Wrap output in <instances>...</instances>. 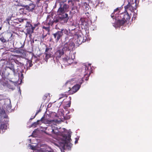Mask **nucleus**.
Wrapping results in <instances>:
<instances>
[{
  "instance_id": "f257e3e1",
  "label": "nucleus",
  "mask_w": 152,
  "mask_h": 152,
  "mask_svg": "<svg viewBox=\"0 0 152 152\" xmlns=\"http://www.w3.org/2000/svg\"><path fill=\"white\" fill-rule=\"evenodd\" d=\"M74 45L73 42H69L66 43L61 47L55 53L54 57L57 60L64 54L65 57L63 58V64L65 66L70 65L73 63L75 58V53L72 54V50L74 47Z\"/></svg>"
},
{
  "instance_id": "f03ea898",
  "label": "nucleus",
  "mask_w": 152,
  "mask_h": 152,
  "mask_svg": "<svg viewBox=\"0 0 152 152\" xmlns=\"http://www.w3.org/2000/svg\"><path fill=\"white\" fill-rule=\"evenodd\" d=\"M120 8H117L111 15L113 19H115V22L113 23V26L115 28L120 27L123 25L126 20L130 19L129 15L127 12L118 14L120 12Z\"/></svg>"
},
{
  "instance_id": "7ed1b4c3",
  "label": "nucleus",
  "mask_w": 152,
  "mask_h": 152,
  "mask_svg": "<svg viewBox=\"0 0 152 152\" xmlns=\"http://www.w3.org/2000/svg\"><path fill=\"white\" fill-rule=\"evenodd\" d=\"M91 68L90 64L85 65L83 68L80 69V72H81V76L86 77L85 80L87 81L88 80V78L90 75L91 72Z\"/></svg>"
},
{
  "instance_id": "20e7f679",
  "label": "nucleus",
  "mask_w": 152,
  "mask_h": 152,
  "mask_svg": "<svg viewBox=\"0 0 152 152\" xmlns=\"http://www.w3.org/2000/svg\"><path fill=\"white\" fill-rule=\"evenodd\" d=\"M60 3V7L59 8L57 12V15L62 16L64 15L65 12L69 7V6L66 4H64L62 5L61 3L62 2L61 0L59 2Z\"/></svg>"
},
{
  "instance_id": "39448f33",
  "label": "nucleus",
  "mask_w": 152,
  "mask_h": 152,
  "mask_svg": "<svg viewBox=\"0 0 152 152\" xmlns=\"http://www.w3.org/2000/svg\"><path fill=\"white\" fill-rule=\"evenodd\" d=\"M125 1H127L128 3V4L125 7V8L128 9L131 11H134L136 10L137 8V2L139 3V0H135V4L134 6L133 5H134L133 3V0H124Z\"/></svg>"
},
{
  "instance_id": "423d86ee",
  "label": "nucleus",
  "mask_w": 152,
  "mask_h": 152,
  "mask_svg": "<svg viewBox=\"0 0 152 152\" xmlns=\"http://www.w3.org/2000/svg\"><path fill=\"white\" fill-rule=\"evenodd\" d=\"M58 132L57 127L52 126H49L46 128L45 132L48 134H50L51 133L57 134Z\"/></svg>"
},
{
  "instance_id": "0eeeda50",
  "label": "nucleus",
  "mask_w": 152,
  "mask_h": 152,
  "mask_svg": "<svg viewBox=\"0 0 152 152\" xmlns=\"http://www.w3.org/2000/svg\"><path fill=\"white\" fill-rule=\"evenodd\" d=\"M45 54V60L46 61L49 58L53 57L54 56L53 52L52 51V48L50 47L46 48Z\"/></svg>"
},
{
  "instance_id": "6e6552de",
  "label": "nucleus",
  "mask_w": 152,
  "mask_h": 152,
  "mask_svg": "<svg viewBox=\"0 0 152 152\" xmlns=\"http://www.w3.org/2000/svg\"><path fill=\"white\" fill-rule=\"evenodd\" d=\"M40 120L43 123L45 124H52L56 123L59 124L61 121V120L59 119V120L57 119H54L53 120H49L45 118V117H42L41 119Z\"/></svg>"
},
{
  "instance_id": "1a4fd4ad",
  "label": "nucleus",
  "mask_w": 152,
  "mask_h": 152,
  "mask_svg": "<svg viewBox=\"0 0 152 152\" xmlns=\"http://www.w3.org/2000/svg\"><path fill=\"white\" fill-rule=\"evenodd\" d=\"M26 28L27 31L26 35H27V34H28L31 35V34L33 32L34 27H33V25L31 24L30 23L27 22L26 23Z\"/></svg>"
},
{
  "instance_id": "9d476101",
  "label": "nucleus",
  "mask_w": 152,
  "mask_h": 152,
  "mask_svg": "<svg viewBox=\"0 0 152 152\" xmlns=\"http://www.w3.org/2000/svg\"><path fill=\"white\" fill-rule=\"evenodd\" d=\"M68 15L65 13L61 16L59 17L60 22L62 24L66 23L69 19Z\"/></svg>"
},
{
  "instance_id": "9b49d317",
  "label": "nucleus",
  "mask_w": 152,
  "mask_h": 152,
  "mask_svg": "<svg viewBox=\"0 0 152 152\" xmlns=\"http://www.w3.org/2000/svg\"><path fill=\"white\" fill-rule=\"evenodd\" d=\"M53 19L51 16L48 15L47 16L46 22L44 23L45 26L47 25L49 26H52L53 23Z\"/></svg>"
},
{
  "instance_id": "f8f14e48",
  "label": "nucleus",
  "mask_w": 152,
  "mask_h": 152,
  "mask_svg": "<svg viewBox=\"0 0 152 152\" xmlns=\"http://www.w3.org/2000/svg\"><path fill=\"white\" fill-rule=\"evenodd\" d=\"M80 85L77 84L74 86L72 87V88L69 91V93L70 94H73L76 92L80 88Z\"/></svg>"
},
{
  "instance_id": "ddd939ff",
  "label": "nucleus",
  "mask_w": 152,
  "mask_h": 152,
  "mask_svg": "<svg viewBox=\"0 0 152 152\" xmlns=\"http://www.w3.org/2000/svg\"><path fill=\"white\" fill-rule=\"evenodd\" d=\"M54 38L56 42H58L61 39L62 36V32L60 31H58L53 34Z\"/></svg>"
},
{
  "instance_id": "4468645a",
  "label": "nucleus",
  "mask_w": 152,
  "mask_h": 152,
  "mask_svg": "<svg viewBox=\"0 0 152 152\" xmlns=\"http://www.w3.org/2000/svg\"><path fill=\"white\" fill-rule=\"evenodd\" d=\"M35 5L33 3H30L29 4L25 5V8L28 10L29 12H33L34 11V9L35 8Z\"/></svg>"
},
{
  "instance_id": "2eb2a0df",
  "label": "nucleus",
  "mask_w": 152,
  "mask_h": 152,
  "mask_svg": "<svg viewBox=\"0 0 152 152\" xmlns=\"http://www.w3.org/2000/svg\"><path fill=\"white\" fill-rule=\"evenodd\" d=\"M6 107L7 110L9 112V110L11 108V101L10 99H7L5 101L4 104V107Z\"/></svg>"
},
{
  "instance_id": "dca6fc26",
  "label": "nucleus",
  "mask_w": 152,
  "mask_h": 152,
  "mask_svg": "<svg viewBox=\"0 0 152 152\" xmlns=\"http://www.w3.org/2000/svg\"><path fill=\"white\" fill-rule=\"evenodd\" d=\"M63 137L64 140V143L66 144L70 142L71 140V135L70 134L69 132L67 135H65Z\"/></svg>"
},
{
  "instance_id": "f3484780",
  "label": "nucleus",
  "mask_w": 152,
  "mask_h": 152,
  "mask_svg": "<svg viewBox=\"0 0 152 152\" xmlns=\"http://www.w3.org/2000/svg\"><path fill=\"white\" fill-rule=\"evenodd\" d=\"M8 69H9L11 70L13 72L14 75H15V70L14 68V65H13L12 64H9L8 66L7 67V69L6 70V71H9V70Z\"/></svg>"
},
{
  "instance_id": "a211bd4d",
  "label": "nucleus",
  "mask_w": 152,
  "mask_h": 152,
  "mask_svg": "<svg viewBox=\"0 0 152 152\" xmlns=\"http://www.w3.org/2000/svg\"><path fill=\"white\" fill-rule=\"evenodd\" d=\"M77 38V41L79 44H81L83 41V37L80 34H77L75 35Z\"/></svg>"
},
{
  "instance_id": "6ab92c4d",
  "label": "nucleus",
  "mask_w": 152,
  "mask_h": 152,
  "mask_svg": "<svg viewBox=\"0 0 152 152\" xmlns=\"http://www.w3.org/2000/svg\"><path fill=\"white\" fill-rule=\"evenodd\" d=\"M41 7L37 6L35 5V8L34 9L33 12H34L36 14H37L41 11Z\"/></svg>"
},
{
  "instance_id": "aec40b11",
  "label": "nucleus",
  "mask_w": 152,
  "mask_h": 152,
  "mask_svg": "<svg viewBox=\"0 0 152 152\" xmlns=\"http://www.w3.org/2000/svg\"><path fill=\"white\" fill-rule=\"evenodd\" d=\"M69 100H70L69 102H68V103L67 104H65V105H64V108L65 109H66L67 107H69L70 106L71 102L70 100H71V97L69 96Z\"/></svg>"
},
{
  "instance_id": "412c9836",
  "label": "nucleus",
  "mask_w": 152,
  "mask_h": 152,
  "mask_svg": "<svg viewBox=\"0 0 152 152\" xmlns=\"http://www.w3.org/2000/svg\"><path fill=\"white\" fill-rule=\"evenodd\" d=\"M50 26L47 25V26H43L42 28L43 29H44L46 31H47V33H48L49 32L50 30Z\"/></svg>"
},
{
  "instance_id": "4be33fe9",
  "label": "nucleus",
  "mask_w": 152,
  "mask_h": 152,
  "mask_svg": "<svg viewBox=\"0 0 152 152\" xmlns=\"http://www.w3.org/2000/svg\"><path fill=\"white\" fill-rule=\"evenodd\" d=\"M0 115L4 118H6L7 116L6 115L5 113L4 110H2L0 113Z\"/></svg>"
},
{
  "instance_id": "5701e85b",
  "label": "nucleus",
  "mask_w": 152,
  "mask_h": 152,
  "mask_svg": "<svg viewBox=\"0 0 152 152\" xmlns=\"http://www.w3.org/2000/svg\"><path fill=\"white\" fill-rule=\"evenodd\" d=\"M60 31L62 32V35H63V33L67 35L69 33V31L66 29H61V31Z\"/></svg>"
},
{
  "instance_id": "b1692460",
  "label": "nucleus",
  "mask_w": 152,
  "mask_h": 152,
  "mask_svg": "<svg viewBox=\"0 0 152 152\" xmlns=\"http://www.w3.org/2000/svg\"><path fill=\"white\" fill-rule=\"evenodd\" d=\"M26 65L27 67H31L32 64L31 63V61L30 60H28L27 61Z\"/></svg>"
},
{
  "instance_id": "393cba45",
  "label": "nucleus",
  "mask_w": 152,
  "mask_h": 152,
  "mask_svg": "<svg viewBox=\"0 0 152 152\" xmlns=\"http://www.w3.org/2000/svg\"><path fill=\"white\" fill-rule=\"evenodd\" d=\"M0 40L3 43L7 42L6 39L1 35H0Z\"/></svg>"
},
{
  "instance_id": "a878e982",
  "label": "nucleus",
  "mask_w": 152,
  "mask_h": 152,
  "mask_svg": "<svg viewBox=\"0 0 152 152\" xmlns=\"http://www.w3.org/2000/svg\"><path fill=\"white\" fill-rule=\"evenodd\" d=\"M74 81V80L72 79L71 81H68L66 82L65 85L66 86H69L70 85L72 84V82Z\"/></svg>"
},
{
  "instance_id": "bb28decb",
  "label": "nucleus",
  "mask_w": 152,
  "mask_h": 152,
  "mask_svg": "<svg viewBox=\"0 0 152 152\" xmlns=\"http://www.w3.org/2000/svg\"><path fill=\"white\" fill-rule=\"evenodd\" d=\"M15 62L18 66H22L23 65V64L22 63H20L17 60L15 61Z\"/></svg>"
},
{
  "instance_id": "cd10ccee",
  "label": "nucleus",
  "mask_w": 152,
  "mask_h": 152,
  "mask_svg": "<svg viewBox=\"0 0 152 152\" xmlns=\"http://www.w3.org/2000/svg\"><path fill=\"white\" fill-rule=\"evenodd\" d=\"M30 146V148L31 149L33 150H36V147L35 146H34L33 145H29Z\"/></svg>"
},
{
  "instance_id": "c85d7f7f",
  "label": "nucleus",
  "mask_w": 152,
  "mask_h": 152,
  "mask_svg": "<svg viewBox=\"0 0 152 152\" xmlns=\"http://www.w3.org/2000/svg\"><path fill=\"white\" fill-rule=\"evenodd\" d=\"M53 23H57L58 22H60L59 21V17L58 19H56L53 20Z\"/></svg>"
},
{
  "instance_id": "c756f323",
  "label": "nucleus",
  "mask_w": 152,
  "mask_h": 152,
  "mask_svg": "<svg viewBox=\"0 0 152 152\" xmlns=\"http://www.w3.org/2000/svg\"><path fill=\"white\" fill-rule=\"evenodd\" d=\"M83 77H82L78 81V83L80 84V85H81L83 83Z\"/></svg>"
},
{
  "instance_id": "7c9ffc66",
  "label": "nucleus",
  "mask_w": 152,
  "mask_h": 152,
  "mask_svg": "<svg viewBox=\"0 0 152 152\" xmlns=\"http://www.w3.org/2000/svg\"><path fill=\"white\" fill-rule=\"evenodd\" d=\"M19 78L20 79L21 81H22V80L23 78V74L22 73L20 75V77H19Z\"/></svg>"
},
{
  "instance_id": "2f4dec72",
  "label": "nucleus",
  "mask_w": 152,
  "mask_h": 152,
  "mask_svg": "<svg viewBox=\"0 0 152 152\" xmlns=\"http://www.w3.org/2000/svg\"><path fill=\"white\" fill-rule=\"evenodd\" d=\"M16 20H18L19 21V22L20 23L23 22V19L21 18H18Z\"/></svg>"
},
{
  "instance_id": "473e14b6",
  "label": "nucleus",
  "mask_w": 152,
  "mask_h": 152,
  "mask_svg": "<svg viewBox=\"0 0 152 152\" xmlns=\"http://www.w3.org/2000/svg\"><path fill=\"white\" fill-rule=\"evenodd\" d=\"M0 75L2 77H3L4 76V73L1 71L0 72Z\"/></svg>"
},
{
  "instance_id": "72a5a7b5",
  "label": "nucleus",
  "mask_w": 152,
  "mask_h": 152,
  "mask_svg": "<svg viewBox=\"0 0 152 152\" xmlns=\"http://www.w3.org/2000/svg\"><path fill=\"white\" fill-rule=\"evenodd\" d=\"M40 111V110H38L37 111L35 114V115L33 117V118H31V119H32L33 118H34L35 116L37 115Z\"/></svg>"
},
{
  "instance_id": "f704fd0d",
  "label": "nucleus",
  "mask_w": 152,
  "mask_h": 152,
  "mask_svg": "<svg viewBox=\"0 0 152 152\" xmlns=\"http://www.w3.org/2000/svg\"><path fill=\"white\" fill-rule=\"evenodd\" d=\"M39 25V24L38 23H37V24H34V26H33V27H34V29L36 27L38 26V25Z\"/></svg>"
},
{
  "instance_id": "c9c22d12",
  "label": "nucleus",
  "mask_w": 152,
  "mask_h": 152,
  "mask_svg": "<svg viewBox=\"0 0 152 152\" xmlns=\"http://www.w3.org/2000/svg\"><path fill=\"white\" fill-rule=\"evenodd\" d=\"M64 119H69L70 118V115H68L66 117H64Z\"/></svg>"
},
{
  "instance_id": "e433bc0d",
  "label": "nucleus",
  "mask_w": 152,
  "mask_h": 152,
  "mask_svg": "<svg viewBox=\"0 0 152 152\" xmlns=\"http://www.w3.org/2000/svg\"><path fill=\"white\" fill-rule=\"evenodd\" d=\"M75 139H76V140H75V144H76V143H77V141H78V139H77V138H76Z\"/></svg>"
},
{
  "instance_id": "4c0bfd02",
  "label": "nucleus",
  "mask_w": 152,
  "mask_h": 152,
  "mask_svg": "<svg viewBox=\"0 0 152 152\" xmlns=\"http://www.w3.org/2000/svg\"><path fill=\"white\" fill-rule=\"evenodd\" d=\"M16 53H20V51H19V50H16Z\"/></svg>"
},
{
  "instance_id": "58836bf2",
  "label": "nucleus",
  "mask_w": 152,
  "mask_h": 152,
  "mask_svg": "<svg viewBox=\"0 0 152 152\" xmlns=\"http://www.w3.org/2000/svg\"><path fill=\"white\" fill-rule=\"evenodd\" d=\"M10 18H7V21H9L10 20Z\"/></svg>"
},
{
  "instance_id": "ea45409f",
  "label": "nucleus",
  "mask_w": 152,
  "mask_h": 152,
  "mask_svg": "<svg viewBox=\"0 0 152 152\" xmlns=\"http://www.w3.org/2000/svg\"><path fill=\"white\" fill-rule=\"evenodd\" d=\"M69 147H72V144H71V143H70V144H69Z\"/></svg>"
},
{
  "instance_id": "a19ab883",
  "label": "nucleus",
  "mask_w": 152,
  "mask_h": 152,
  "mask_svg": "<svg viewBox=\"0 0 152 152\" xmlns=\"http://www.w3.org/2000/svg\"><path fill=\"white\" fill-rule=\"evenodd\" d=\"M51 106V104H49L48 105V107H50Z\"/></svg>"
},
{
  "instance_id": "79ce46f5",
  "label": "nucleus",
  "mask_w": 152,
  "mask_h": 152,
  "mask_svg": "<svg viewBox=\"0 0 152 152\" xmlns=\"http://www.w3.org/2000/svg\"><path fill=\"white\" fill-rule=\"evenodd\" d=\"M19 91H20V94H21V91H20V88H19Z\"/></svg>"
},
{
  "instance_id": "37998d69",
  "label": "nucleus",
  "mask_w": 152,
  "mask_h": 152,
  "mask_svg": "<svg viewBox=\"0 0 152 152\" xmlns=\"http://www.w3.org/2000/svg\"><path fill=\"white\" fill-rule=\"evenodd\" d=\"M1 27H0V30H1Z\"/></svg>"
},
{
  "instance_id": "c03bdc74",
  "label": "nucleus",
  "mask_w": 152,
  "mask_h": 152,
  "mask_svg": "<svg viewBox=\"0 0 152 152\" xmlns=\"http://www.w3.org/2000/svg\"><path fill=\"white\" fill-rule=\"evenodd\" d=\"M23 46L24 45H23V46H22L21 47V48H23Z\"/></svg>"
},
{
  "instance_id": "a18cd8bd",
  "label": "nucleus",
  "mask_w": 152,
  "mask_h": 152,
  "mask_svg": "<svg viewBox=\"0 0 152 152\" xmlns=\"http://www.w3.org/2000/svg\"><path fill=\"white\" fill-rule=\"evenodd\" d=\"M69 113V112H68L67 113L68 114Z\"/></svg>"
},
{
  "instance_id": "49530a36",
  "label": "nucleus",
  "mask_w": 152,
  "mask_h": 152,
  "mask_svg": "<svg viewBox=\"0 0 152 152\" xmlns=\"http://www.w3.org/2000/svg\"><path fill=\"white\" fill-rule=\"evenodd\" d=\"M9 74H10V73H8V75H9Z\"/></svg>"
},
{
  "instance_id": "de8ad7c7",
  "label": "nucleus",
  "mask_w": 152,
  "mask_h": 152,
  "mask_svg": "<svg viewBox=\"0 0 152 152\" xmlns=\"http://www.w3.org/2000/svg\"><path fill=\"white\" fill-rule=\"evenodd\" d=\"M33 118V117H32V118H30V119H31V118Z\"/></svg>"
},
{
  "instance_id": "09e8293b",
  "label": "nucleus",
  "mask_w": 152,
  "mask_h": 152,
  "mask_svg": "<svg viewBox=\"0 0 152 152\" xmlns=\"http://www.w3.org/2000/svg\"><path fill=\"white\" fill-rule=\"evenodd\" d=\"M24 9H21V10H23Z\"/></svg>"
},
{
  "instance_id": "8fccbe9b",
  "label": "nucleus",
  "mask_w": 152,
  "mask_h": 152,
  "mask_svg": "<svg viewBox=\"0 0 152 152\" xmlns=\"http://www.w3.org/2000/svg\"><path fill=\"white\" fill-rule=\"evenodd\" d=\"M69 88H70V87H69Z\"/></svg>"
},
{
  "instance_id": "3c124183",
  "label": "nucleus",
  "mask_w": 152,
  "mask_h": 152,
  "mask_svg": "<svg viewBox=\"0 0 152 152\" xmlns=\"http://www.w3.org/2000/svg\"><path fill=\"white\" fill-rule=\"evenodd\" d=\"M1 100V98H0V100Z\"/></svg>"
}]
</instances>
